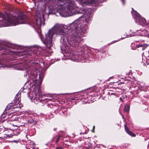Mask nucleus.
Segmentation results:
<instances>
[{"label": "nucleus", "instance_id": "1", "mask_svg": "<svg viewBox=\"0 0 149 149\" xmlns=\"http://www.w3.org/2000/svg\"><path fill=\"white\" fill-rule=\"evenodd\" d=\"M92 20V17L88 16L83 22L77 20L70 24V26L57 23L49 30L46 34L44 40L40 36L41 40L47 47H50L52 45V38L55 36H60L61 42L65 46L66 49L69 46L66 43V40L69 45L76 47L81 41L82 38L87 33L88 29L87 24Z\"/></svg>", "mask_w": 149, "mask_h": 149}, {"label": "nucleus", "instance_id": "2", "mask_svg": "<svg viewBox=\"0 0 149 149\" xmlns=\"http://www.w3.org/2000/svg\"><path fill=\"white\" fill-rule=\"evenodd\" d=\"M40 65L38 67L36 66L35 68L32 67L30 70L27 71L26 74L24 75V77H27V76H28V80H29L30 84H33L31 87V92L28 94V97L32 101L36 104L39 102H42V101L46 100V101L47 102V100L51 99L44 98L45 95H42L39 86L36 84V81L37 80V75L36 72L32 69L33 68L35 70L37 69L40 67Z\"/></svg>", "mask_w": 149, "mask_h": 149}, {"label": "nucleus", "instance_id": "3", "mask_svg": "<svg viewBox=\"0 0 149 149\" xmlns=\"http://www.w3.org/2000/svg\"><path fill=\"white\" fill-rule=\"evenodd\" d=\"M57 11L63 17H67L78 13L74 10L78 9L73 0H60L56 8Z\"/></svg>", "mask_w": 149, "mask_h": 149}, {"label": "nucleus", "instance_id": "4", "mask_svg": "<svg viewBox=\"0 0 149 149\" xmlns=\"http://www.w3.org/2000/svg\"><path fill=\"white\" fill-rule=\"evenodd\" d=\"M0 18L1 19H0V27L26 23L25 16L22 14L18 15L15 13L12 15L10 13H0Z\"/></svg>", "mask_w": 149, "mask_h": 149}, {"label": "nucleus", "instance_id": "5", "mask_svg": "<svg viewBox=\"0 0 149 149\" xmlns=\"http://www.w3.org/2000/svg\"><path fill=\"white\" fill-rule=\"evenodd\" d=\"M20 99L19 97L18 98V100L17 99V97H16L15 99L14 100L13 102H12L13 106H10L8 109V111L9 113V117H8L9 118V120L8 121V123L12 125V123L14 124V123L17 117L15 114L11 116V114L17 111V110L16 109H20L23 106V105L20 102Z\"/></svg>", "mask_w": 149, "mask_h": 149}, {"label": "nucleus", "instance_id": "6", "mask_svg": "<svg viewBox=\"0 0 149 149\" xmlns=\"http://www.w3.org/2000/svg\"><path fill=\"white\" fill-rule=\"evenodd\" d=\"M42 63V62L37 61L33 62H30L27 65L26 63H20L15 65L14 67L16 69L19 70H27V71L30 70L32 67L34 68H36V67L39 66L40 64V63Z\"/></svg>", "mask_w": 149, "mask_h": 149}, {"label": "nucleus", "instance_id": "7", "mask_svg": "<svg viewBox=\"0 0 149 149\" xmlns=\"http://www.w3.org/2000/svg\"><path fill=\"white\" fill-rule=\"evenodd\" d=\"M8 48L0 46V67H4L5 66L4 62L6 58V54H9L10 50Z\"/></svg>", "mask_w": 149, "mask_h": 149}, {"label": "nucleus", "instance_id": "8", "mask_svg": "<svg viewBox=\"0 0 149 149\" xmlns=\"http://www.w3.org/2000/svg\"><path fill=\"white\" fill-rule=\"evenodd\" d=\"M44 21L43 18H42L38 16H37L34 23L33 24V27L35 29H40L42 25H44Z\"/></svg>", "mask_w": 149, "mask_h": 149}, {"label": "nucleus", "instance_id": "9", "mask_svg": "<svg viewBox=\"0 0 149 149\" xmlns=\"http://www.w3.org/2000/svg\"><path fill=\"white\" fill-rule=\"evenodd\" d=\"M135 19L136 23L139 25L145 26L146 25V21L144 18L141 17L140 14L135 12Z\"/></svg>", "mask_w": 149, "mask_h": 149}, {"label": "nucleus", "instance_id": "10", "mask_svg": "<svg viewBox=\"0 0 149 149\" xmlns=\"http://www.w3.org/2000/svg\"><path fill=\"white\" fill-rule=\"evenodd\" d=\"M25 120L22 117H17L16 121L14 123H12L13 126L20 127L22 126L25 123Z\"/></svg>", "mask_w": 149, "mask_h": 149}, {"label": "nucleus", "instance_id": "11", "mask_svg": "<svg viewBox=\"0 0 149 149\" xmlns=\"http://www.w3.org/2000/svg\"><path fill=\"white\" fill-rule=\"evenodd\" d=\"M65 51L67 55L64 54V56H67V58L71 60L74 61L75 60L74 54L72 52L70 49H69L68 51L66 50Z\"/></svg>", "mask_w": 149, "mask_h": 149}, {"label": "nucleus", "instance_id": "12", "mask_svg": "<svg viewBox=\"0 0 149 149\" xmlns=\"http://www.w3.org/2000/svg\"><path fill=\"white\" fill-rule=\"evenodd\" d=\"M124 126L125 130L128 134L133 137H135L136 136V135L135 134L133 133L129 130L128 128L126 125H125Z\"/></svg>", "mask_w": 149, "mask_h": 149}, {"label": "nucleus", "instance_id": "13", "mask_svg": "<svg viewBox=\"0 0 149 149\" xmlns=\"http://www.w3.org/2000/svg\"><path fill=\"white\" fill-rule=\"evenodd\" d=\"M148 45L146 44H140L137 45L138 47H141L142 50H144L147 47Z\"/></svg>", "mask_w": 149, "mask_h": 149}, {"label": "nucleus", "instance_id": "14", "mask_svg": "<svg viewBox=\"0 0 149 149\" xmlns=\"http://www.w3.org/2000/svg\"><path fill=\"white\" fill-rule=\"evenodd\" d=\"M77 1H79L80 3L84 4L87 5L89 3L87 0H76Z\"/></svg>", "mask_w": 149, "mask_h": 149}, {"label": "nucleus", "instance_id": "15", "mask_svg": "<svg viewBox=\"0 0 149 149\" xmlns=\"http://www.w3.org/2000/svg\"><path fill=\"white\" fill-rule=\"evenodd\" d=\"M130 107L129 106L127 105L125 106L124 108V111L126 112H128L129 111Z\"/></svg>", "mask_w": 149, "mask_h": 149}, {"label": "nucleus", "instance_id": "16", "mask_svg": "<svg viewBox=\"0 0 149 149\" xmlns=\"http://www.w3.org/2000/svg\"><path fill=\"white\" fill-rule=\"evenodd\" d=\"M28 122L30 124H33V125H35L36 123L35 122H34V120L33 119H31L28 120Z\"/></svg>", "mask_w": 149, "mask_h": 149}, {"label": "nucleus", "instance_id": "17", "mask_svg": "<svg viewBox=\"0 0 149 149\" xmlns=\"http://www.w3.org/2000/svg\"><path fill=\"white\" fill-rule=\"evenodd\" d=\"M134 36V34L132 35V34H131L130 35H127L126 36L124 37L123 38H125L126 37H129L133 36Z\"/></svg>", "mask_w": 149, "mask_h": 149}, {"label": "nucleus", "instance_id": "18", "mask_svg": "<svg viewBox=\"0 0 149 149\" xmlns=\"http://www.w3.org/2000/svg\"><path fill=\"white\" fill-rule=\"evenodd\" d=\"M2 117H1V118H0V123H3L4 120H2Z\"/></svg>", "mask_w": 149, "mask_h": 149}, {"label": "nucleus", "instance_id": "19", "mask_svg": "<svg viewBox=\"0 0 149 149\" xmlns=\"http://www.w3.org/2000/svg\"><path fill=\"white\" fill-rule=\"evenodd\" d=\"M59 137H60V136H59V137H58L57 138V140L56 141V143H57V142L59 141Z\"/></svg>", "mask_w": 149, "mask_h": 149}, {"label": "nucleus", "instance_id": "20", "mask_svg": "<svg viewBox=\"0 0 149 149\" xmlns=\"http://www.w3.org/2000/svg\"><path fill=\"white\" fill-rule=\"evenodd\" d=\"M111 95H116V94L114 93H111Z\"/></svg>", "mask_w": 149, "mask_h": 149}, {"label": "nucleus", "instance_id": "21", "mask_svg": "<svg viewBox=\"0 0 149 149\" xmlns=\"http://www.w3.org/2000/svg\"><path fill=\"white\" fill-rule=\"evenodd\" d=\"M123 2V4H124V0H121Z\"/></svg>", "mask_w": 149, "mask_h": 149}, {"label": "nucleus", "instance_id": "22", "mask_svg": "<svg viewBox=\"0 0 149 149\" xmlns=\"http://www.w3.org/2000/svg\"><path fill=\"white\" fill-rule=\"evenodd\" d=\"M115 42H115V41H112V42H111V43L112 44H113V43H115Z\"/></svg>", "mask_w": 149, "mask_h": 149}, {"label": "nucleus", "instance_id": "23", "mask_svg": "<svg viewBox=\"0 0 149 149\" xmlns=\"http://www.w3.org/2000/svg\"><path fill=\"white\" fill-rule=\"evenodd\" d=\"M133 11H135V12H136V11H135V10H133ZM135 15H135V14H134V18H135Z\"/></svg>", "mask_w": 149, "mask_h": 149}, {"label": "nucleus", "instance_id": "24", "mask_svg": "<svg viewBox=\"0 0 149 149\" xmlns=\"http://www.w3.org/2000/svg\"><path fill=\"white\" fill-rule=\"evenodd\" d=\"M133 11H135V12H136V11H135V10H133ZM135 15H135V14H134V18H135Z\"/></svg>", "mask_w": 149, "mask_h": 149}, {"label": "nucleus", "instance_id": "25", "mask_svg": "<svg viewBox=\"0 0 149 149\" xmlns=\"http://www.w3.org/2000/svg\"><path fill=\"white\" fill-rule=\"evenodd\" d=\"M95 126H93V131H94V128H95Z\"/></svg>", "mask_w": 149, "mask_h": 149}, {"label": "nucleus", "instance_id": "26", "mask_svg": "<svg viewBox=\"0 0 149 149\" xmlns=\"http://www.w3.org/2000/svg\"><path fill=\"white\" fill-rule=\"evenodd\" d=\"M59 148H56V149H59Z\"/></svg>", "mask_w": 149, "mask_h": 149}, {"label": "nucleus", "instance_id": "27", "mask_svg": "<svg viewBox=\"0 0 149 149\" xmlns=\"http://www.w3.org/2000/svg\"><path fill=\"white\" fill-rule=\"evenodd\" d=\"M122 118H124V117H123V115H122Z\"/></svg>", "mask_w": 149, "mask_h": 149}, {"label": "nucleus", "instance_id": "28", "mask_svg": "<svg viewBox=\"0 0 149 149\" xmlns=\"http://www.w3.org/2000/svg\"><path fill=\"white\" fill-rule=\"evenodd\" d=\"M8 107H7V109H6V111H7V110H8Z\"/></svg>", "mask_w": 149, "mask_h": 149}, {"label": "nucleus", "instance_id": "29", "mask_svg": "<svg viewBox=\"0 0 149 149\" xmlns=\"http://www.w3.org/2000/svg\"><path fill=\"white\" fill-rule=\"evenodd\" d=\"M121 98H120V100H121Z\"/></svg>", "mask_w": 149, "mask_h": 149}, {"label": "nucleus", "instance_id": "30", "mask_svg": "<svg viewBox=\"0 0 149 149\" xmlns=\"http://www.w3.org/2000/svg\"><path fill=\"white\" fill-rule=\"evenodd\" d=\"M132 10H134L133 9V8H132Z\"/></svg>", "mask_w": 149, "mask_h": 149}, {"label": "nucleus", "instance_id": "31", "mask_svg": "<svg viewBox=\"0 0 149 149\" xmlns=\"http://www.w3.org/2000/svg\"><path fill=\"white\" fill-rule=\"evenodd\" d=\"M49 95V96H50V95Z\"/></svg>", "mask_w": 149, "mask_h": 149}, {"label": "nucleus", "instance_id": "32", "mask_svg": "<svg viewBox=\"0 0 149 149\" xmlns=\"http://www.w3.org/2000/svg\"><path fill=\"white\" fill-rule=\"evenodd\" d=\"M116 42H118V41H116Z\"/></svg>", "mask_w": 149, "mask_h": 149}]
</instances>
